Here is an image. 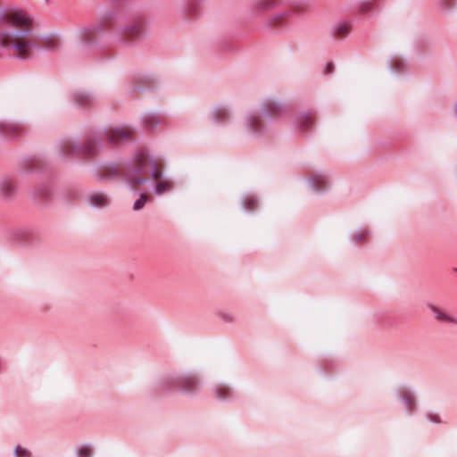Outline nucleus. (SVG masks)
I'll list each match as a JSON object with an SVG mask.
<instances>
[{
    "label": "nucleus",
    "mask_w": 457,
    "mask_h": 457,
    "mask_svg": "<svg viewBox=\"0 0 457 457\" xmlns=\"http://www.w3.org/2000/svg\"><path fill=\"white\" fill-rule=\"evenodd\" d=\"M144 34V21H135L124 26L118 33V40L126 44H132Z\"/></svg>",
    "instance_id": "7"
},
{
    "label": "nucleus",
    "mask_w": 457,
    "mask_h": 457,
    "mask_svg": "<svg viewBox=\"0 0 457 457\" xmlns=\"http://www.w3.org/2000/svg\"><path fill=\"white\" fill-rule=\"evenodd\" d=\"M241 204L243 210L252 212L258 207V200L254 195L247 194L244 195Z\"/></svg>",
    "instance_id": "24"
},
{
    "label": "nucleus",
    "mask_w": 457,
    "mask_h": 457,
    "mask_svg": "<svg viewBox=\"0 0 457 457\" xmlns=\"http://www.w3.org/2000/svg\"><path fill=\"white\" fill-rule=\"evenodd\" d=\"M108 30L107 23L104 20H98L88 23L78 30V38L85 49H89L98 45V39Z\"/></svg>",
    "instance_id": "5"
},
{
    "label": "nucleus",
    "mask_w": 457,
    "mask_h": 457,
    "mask_svg": "<svg viewBox=\"0 0 457 457\" xmlns=\"http://www.w3.org/2000/svg\"><path fill=\"white\" fill-rule=\"evenodd\" d=\"M287 104L276 96H268L261 104L262 115L268 121L278 120L287 112Z\"/></svg>",
    "instance_id": "6"
},
{
    "label": "nucleus",
    "mask_w": 457,
    "mask_h": 457,
    "mask_svg": "<svg viewBox=\"0 0 457 457\" xmlns=\"http://www.w3.org/2000/svg\"><path fill=\"white\" fill-rule=\"evenodd\" d=\"M113 173L131 187L154 179L153 191L156 195L166 193L171 187L170 181L158 182L162 171L158 168L157 161L145 150L137 152L130 161L115 168Z\"/></svg>",
    "instance_id": "3"
},
{
    "label": "nucleus",
    "mask_w": 457,
    "mask_h": 457,
    "mask_svg": "<svg viewBox=\"0 0 457 457\" xmlns=\"http://www.w3.org/2000/svg\"><path fill=\"white\" fill-rule=\"evenodd\" d=\"M359 9L362 14H372L378 12V8L374 6L370 2H363L360 4Z\"/></svg>",
    "instance_id": "29"
},
{
    "label": "nucleus",
    "mask_w": 457,
    "mask_h": 457,
    "mask_svg": "<svg viewBox=\"0 0 457 457\" xmlns=\"http://www.w3.org/2000/svg\"><path fill=\"white\" fill-rule=\"evenodd\" d=\"M71 98L74 105L79 109H89L97 103V96L93 92L78 89L72 92Z\"/></svg>",
    "instance_id": "8"
},
{
    "label": "nucleus",
    "mask_w": 457,
    "mask_h": 457,
    "mask_svg": "<svg viewBox=\"0 0 457 457\" xmlns=\"http://www.w3.org/2000/svg\"><path fill=\"white\" fill-rule=\"evenodd\" d=\"M87 201L93 208H104L110 203L108 195L102 192H92L88 194Z\"/></svg>",
    "instance_id": "18"
},
{
    "label": "nucleus",
    "mask_w": 457,
    "mask_h": 457,
    "mask_svg": "<svg viewBox=\"0 0 457 457\" xmlns=\"http://www.w3.org/2000/svg\"><path fill=\"white\" fill-rule=\"evenodd\" d=\"M154 387L163 394L179 391L186 395H194L200 392L202 383L195 371H169L154 382Z\"/></svg>",
    "instance_id": "4"
},
{
    "label": "nucleus",
    "mask_w": 457,
    "mask_h": 457,
    "mask_svg": "<svg viewBox=\"0 0 457 457\" xmlns=\"http://www.w3.org/2000/svg\"><path fill=\"white\" fill-rule=\"evenodd\" d=\"M148 199L149 196L146 194H141L139 198L135 201L133 204V210L137 212L143 209Z\"/></svg>",
    "instance_id": "30"
},
{
    "label": "nucleus",
    "mask_w": 457,
    "mask_h": 457,
    "mask_svg": "<svg viewBox=\"0 0 457 457\" xmlns=\"http://www.w3.org/2000/svg\"><path fill=\"white\" fill-rule=\"evenodd\" d=\"M430 310L435 314V318L437 320L446 321L448 323H454V324L457 323V321L454 318H453V317L449 316L448 314L445 313L444 312L440 311L437 307L430 306Z\"/></svg>",
    "instance_id": "26"
},
{
    "label": "nucleus",
    "mask_w": 457,
    "mask_h": 457,
    "mask_svg": "<svg viewBox=\"0 0 457 457\" xmlns=\"http://www.w3.org/2000/svg\"><path fill=\"white\" fill-rule=\"evenodd\" d=\"M41 39H43L44 41H46V43L49 44L52 40L49 38V37L47 36H45V37H41Z\"/></svg>",
    "instance_id": "34"
},
{
    "label": "nucleus",
    "mask_w": 457,
    "mask_h": 457,
    "mask_svg": "<svg viewBox=\"0 0 457 457\" xmlns=\"http://www.w3.org/2000/svg\"><path fill=\"white\" fill-rule=\"evenodd\" d=\"M18 195V187L15 179L10 176L0 178V196L5 201H12Z\"/></svg>",
    "instance_id": "11"
},
{
    "label": "nucleus",
    "mask_w": 457,
    "mask_h": 457,
    "mask_svg": "<svg viewBox=\"0 0 457 457\" xmlns=\"http://www.w3.org/2000/svg\"><path fill=\"white\" fill-rule=\"evenodd\" d=\"M352 29L349 21H340L334 27V34L337 37H344L347 36Z\"/></svg>",
    "instance_id": "25"
},
{
    "label": "nucleus",
    "mask_w": 457,
    "mask_h": 457,
    "mask_svg": "<svg viewBox=\"0 0 457 457\" xmlns=\"http://www.w3.org/2000/svg\"><path fill=\"white\" fill-rule=\"evenodd\" d=\"M220 319L223 320V321H226V322H231L233 321V315L228 313V312H221L220 314Z\"/></svg>",
    "instance_id": "33"
},
{
    "label": "nucleus",
    "mask_w": 457,
    "mask_h": 457,
    "mask_svg": "<svg viewBox=\"0 0 457 457\" xmlns=\"http://www.w3.org/2000/svg\"><path fill=\"white\" fill-rule=\"evenodd\" d=\"M388 67L393 73H403L406 68V62L401 56L395 54L389 59Z\"/></svg>",
    "instance_id": "22"
},
{
    "label": "nucleus",
    "mask_w": 457,
    "mask_h": 457,
    "mask_svg": "<svg viewBox=\"0 0 457 457\" xmlns=\"http://www.w3.org/2000/svg\"><path fill=\"white\" fill-rule=\"evenodd\" d=\"M283 0H251L249 11L252 16H258L279 6Z\"/></svg>",
    "instance_id": "12"
},
{
    "label": "nucleus",
    "mask_w": 457,
    "mask_h": 457,
    "mask_svg": "<svg viewBox=\"0 0 457 457\" xmlns=\"http://www.w3.org/2000/svg\"><path fill=\"white\" fill-rule=\"evenodd\" d=\"M29 22L20 10L0 9V51L14 50L21 60L31 58L34 51L41 52L37 39L30 37Z\"/></svg>",
    "instance_id": "1"
},
{
    "label": "nucleus",
    "mask_w": 457,
    "mask_h": 457,
    "mask_svg": "<svg viewBox=\"0 0 457 457\" xmlns=\"http://www.w3.org/2000/svg\"><path fill=\"white\" fill-rule=\"evenodd\" d=\"M291 14V12H283L276 14L268 21L267 25L272 29H282L287 24V21Z\"/></svg>",
    "instance_id": "21"
},
{
    "label": "nucleus",
    "mask_w": 457,
    "mask_h": 457,
    "mask_svg": "<svg viewBox=\"0 0 457 457\" xmlns=\"http://www.w3.org/2000/svg\"><path fill=\"white\" fill-rule=\"evenodd\" d=\"M209 119L215 124H225L230 117V112L227 106L219 105L210 111Z\"/></svg>",
    "instance_id": "17"
},
{
    "label": "nucleus",
    "mask_w": 457,
    "mask_h": 457,
    "mask_svg": "<svg viewBox=\"0 0 457 457\" xmlns=\"http://www.w3.org/2000/svg\"><path fill=\"white\" fill-rule=\"evenodd\" d=\"M51 195L50 187L46 184L38 186L31 194L32 199L37 204H46L49 201Z\"/></svg>",
    "instance_id": "20"
},
{
    "label": "nucleus",
    "mask_w": 457,
    "mask_h": 457,
    "mask_svg": "<svg viewBox=\"0 0 457 457\" xmlns=\"http://www.w3.org/2000/svg\"><path fill=\"white\" fill-rule=\"evenodd\" d=\"M327 68H328V73H331V69H332V68H331V65H328V66H327Z\"/></svg>",
    "instance_id": "35"
},
{
    "label": "nucleus",
    "mask_w": 457,
    "mask_h": 457,
    "mask_svg": "<svg viewBox=\"0 0 457 457\" xmlns=\"http://www.w3.org/2000/svg\"><path fill=\"white\" fill-rule=\"evenodd\" d=\"M396 398L404 405L406 413L411 415L415 412L417 401L414 392L408 386H401L395 393Z\"/></svg>",
    "instance_id": "9"
},
{
    "label": "nucleus",
    "mask_w": 457,
    "mask_h": 457,
    "mask_svg": "<svg viewBox=\"0 0 457 457\" xmlns=\"http://www.w3.org/2000/svg\"><path fill=\"white\" fill-rule=\"evenodd\" d=\"M309 187L314 193H323L328 188L327 176L322 172H316L307 179Z\"/></svg>",
    "instance_id": "16"
},
{
    "label": "nucleus",
    "mask_w": 457,
    "mask_h": 457,
    "mask_svg": "<svg viewBox=\"0 0 457 457\" xmlns=\"http://www.w3.org/2000/svg\"><path fill=\"white\" fill-rule=\"evenodd\" d=\"M189 12H190L192 15H194V14H195V10H194V9H190V10H189Z\"/></svg>",
    "instance_id": "36"
},
{
    "label": "nucleus",
    "mask_w": 457,
    "mask_h": 457,
    "mask_svg": "<svg viewBox=\"0 0 457 457\" xmlns=\"http://www.w3.org/2000/svg\"><path fill=\"white\" fill-rule=\"evenodd\" d=\"M369 236V231L364 228L354 230L351 234V239L353 243H364Z\"/></svg>",
    "instance_id": "27"
},
{
    "label": "nucleus",
    "mask_w": 457,
    "mask_h": 457,
    "mask_svg": "<svg viewBox=\"0 0 457 457\" xmlns=\"http://www.w3.org/2000/svg\"><path fill=\"white\" fill-rule=\"evenodd\" d=\"M427 420L432 423H441L440 418L436 414H427L426 415Z\"/></svg>",
    "instance_id": "32"
},
{
    "label": "nucleus",
    "mask_w": 457,
    "mask_h": 457,
    "mask_svg": "<svg viewBox=\"0 0 457 457\" xmlns=\"http://www.w3.org/2000/svg\"><path fill=\"white\" fill-rule=\"evenodd\" d=\"M77 457H92L93 450L90 445H79L75 448Z\"/></svg>",
    "instance_id": "28"
},
{
    "label": "nucleus",
    "mask_w": 457,
    "mask_h": 457,
    "mask_svg": "<svg viewBox=\"0 0 457 457\" xmlns=\"http://www.w3.org/2000/svg\"><path fill=\"white\" fill-rule=\"evenodd\" d=\"M23 131L22 126L15 121L0 120V137L6 139H15Z\"/></svg>",
    "instance_id": "15"
},
{
    "label": "nucleus",
    "mask_w": 457,
    "mask_h": 457,
    "mask_svg": "<svg viewBox=\"0 0 457 457\" xmlns=\"http://www.w3.org/2000/svg\"><path fill=\"white\" fill-rule=\"evenodd\" d=\"M141 122L146 129H154L161 123V120L154 112H145L141 116Z\"/></svg>",
    "instance_id": "23"
},
{
    "label": "nucleus",
    "mask_w": 457,
    "mask_h": 457,
    "mask_svg": "<svg viewBox=\"0 0 457 457\" xmlns=\"http://www.w3.org/2000/svg\"><path fill=\"white\" fill-rule=\"evenodd\" d=\"M29 229L25 227H17L11 228L7 234L6 238L15 241L17 243H25L29 240Z\"/></svg>",
    "instance_id": "19"
},
{
    "label": "nucleus",
    "mask_w": 457,
    "mask_h": 457,
    "mask_svg": "<svg viewBox=\"0 0 457 457\" xmlns=\"http://www.w3.org/2000/svg\"><path fill=\"white\" fill-rule=\"evenodd\" d=\"M294 124L299 134L306 135L312 131L314 122L310 112H303L295 116Z\"/></svg>",
    "instance_id": "13"
},
{
    "label": "nucleus",
    "mask_w": 457,
    "mask_h": 457,
    "mask_svg": "<svg viewBox=\"0 0 457 457\" xmlns=\"http://www.w3.org/2000/svg\"><path fill=\"white\" fill-rule=\"evenodd\" d=\"M134 130L129 127H114L93 131L84 144L65 137L59 141L57 147L59 155L63 159H76L96 154L103 147L104 142L108 141L118 145L129 141Z\"/></svg>",
    "instance_id": "2"
},
{
    "label": "nucleus",
    "mask_w": 457,
    "mask_h": 457,
    "mask_svg": "<svg viewBox=\"0 0 457 457\" xmlns=\"http://www.w3.org/2000/svg\"><path fill=\"white\" fill-rule=\"evenodd\" d=\"M245 125L247 132L254 137L265 135L267 129L261 118L252 112L246 114Z\"/></svg>",
    "instance_id": "10"
},
{
    "label": "nucleus",
    "mask_w": 457,
    "mask_h": 457,
    "mask_svg": "<svg viewBox=\"0 0 457 457\" xmlns=\"http://www.w3.org/2000/svg\"><path fill=\"white\" fill-rule=\"evenodd\" d=\"M14 457H31L32 453L30 451L17 445L13 451Z\"/></svg>",
    "instance_id": "31"
},
{
    "label": "nucleus",
    "mask_w": 457,
    "mask_h": 457,
    "mask_svg": "<svg viewBox=\"0 0 457 457\" xmlns=\"http://www.w3.org/2000/svg\"><path fill=\"white\" fill-rule=\"evenodd\" d=\"M213 396L220 402H232L236 399L235 390L227 383H219L212 387Z\"/></svg>",
    "instance_id": "14"
}]
</instances>
